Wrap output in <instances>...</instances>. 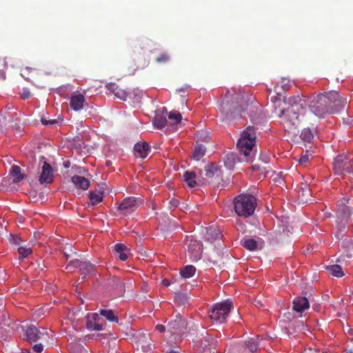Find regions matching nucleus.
Masks as SVG:
<instances>
[{
  "label": "nucleus",
  "mask_w": 353,
  "mask_h": 353,
  "mask_svg": "<svg viewBox=\"0 0 353 353\" xmlns=\"http://www.w3.org/2000/svg\"><path fill=\"white\" fill-rule=\"evenodd\" d=\"M41 165V170L39 172V181L41 185L52 183L54 181L53 170L52 166L46 161L40 160L39 165Z\"/></svg>",
  "instance_id": "12"
},
{
  "label": "nucleus",
  "mask_w": 353,
  "mask_h": 353,
  "mask_svg": "<svg viewBox=\"0 0 353 353\" xmlns=\"http://www.w3.org/2000/svg\"><path fill=\"white\" fill-rule=\"evenodd\" d=\"M334 173L340 175L344 172H350L353 167V158L346 154L338 155L334 160Z\"/></svg>",
  "instance_id": "9"
},
{
  "label": "nucleus",
  "mask_w": 353,
  "mask_h": 353,
  "mask_svg": "<svg viewBox=\"0 0 353 353\" xmlns=\"http://www.w3.org/2000/svg\"><path fill=\"white\" fill-rule=\"evenodd\" d=\"M170 60V56L168 54H161L159 57L156 58L157 63H166Z\"/></svg>",
  "instance_id": "43"
},
{
  "label": "nucleus",
  "mask_w": 353,
  "mask_h": 353,
  "mask_svg": "<svg viewBox=\"0 0 353 353\" xmlns=\"http://www.w3.org/2000/svg\"><path fill=\"white\" fill-rule=\"evenodd\" d=\"M161 283H162V284L163 285H165L166 287H168V286L170 285V281L168 279H166L162 280Z\"/></svg>",
  "instance_id": "53"
},
{
  "label": "nucleus",
  "mask_w": 353,
  "mask_h": 353,
  "mask_svg": "<svg viewBox=\"0 0 353 353\" xmlns=\"http://www.w3.org/2000/svg\"><path fill=\"white\" fill-rule=\"evenodd\" d=\"M116 288L118 289L119 293L121 294H123L125 292V284L121 280H117L116 282Z\"/></svg>",
  "instance_id": "44"
},
{
  "label": "nucleus",
  "mask_w": 353,
  "mask_h": 353,
  "mask_svg": "<svg viewBox=\"0 0 353 353\" xmlns=\"http://www.w3.org/2000/svg\"><path fill=\"white\" fill-rule=\"evenodd\" d=\"M308 160H309V155L304 154L301 157V158L299 159V163L301 164H304V163H307L308 161Z\"/></svg>",
  "instance_id": "50"
},
{
  "label": "nucleus",
  "mask_w": 353,
  "mask_h": 353,
  "mask_svg": "<svg viewBox=\"0 0 353 353\" xmlns=\"http://www.w3.org/2000/svg\"><path fill=\"white\" fill-rule=\"evenodd\" d=\"M71 181L77 188L83 190H88L90 185V182L88 179L79 175L73 176Z\"/></svg>",
  "instance_id": "20"
},
{
  "label": "nucleus",
  "mask_w": 353,
  "mask_h": 353,
  "mask_svg": "<svg viewBox=\"0 0 353 353\" xmlns=\"http://www.w3.org/2000/svg\"><path fill=\"white\" fill-rule=\"evenodd\" d=\"M325 268L333 276L341 278L344 275L341 267L338 264L326 265Z\"/></svg>",
  "instance_id": "24"
},
{
  "label": "nucleus",
  "mask_w": 353,
  "mask_h": 353,
  "mask_svg": "<svg viewBox=\"0 0 353 353\" xmlns=\"http://www.w3.org/2000/svg\"><path fill=\"white\" fill-rule=\"evenodd\" d=\"M156 330L159 332H163L165 331V327L163 325H157Z\"/></svg>",
  "instance_id": "51"
},
{
  "label": "nucleus",
  "mask_w": 353,
  "mask_h": 353,
  "mask_svg": "<svg viewBox=\"0 0 353 353\" xmlns=\"http://www.w3.org/2000/svg\"><path fill=\"white\" fill-rule=\"evenodd\" d=\"M93 320L96 322L99 319V314L97 313H94L92 315Z\"/></svg>",
  "instance_id": "54"
},
{
  "label": "nucleus",
  "mask_w": 353,
  "mask_h": 353,
  "mask_svg": "<svg viewBox=\"0 0 353 353\" xmlns=\"http://www.w3.org/2000/svg\"><path fill=\"white\" fill-rule=\"evenodd\" d=\"M139 207V201L136 197L129 196L124 199L118 206V210L123 215L134 212Z\"/></svg>",
  "instance_id": "13"
},
{
  "label": "nucleus",
  "mask_w": 353,
  "mask_h": 353,
  "mask_svg": "<svg viewBox=\"0 0 353 353\" xmlns=\"http://www.w3.org/2000/svg\"><path fill=\"white\" fill-rule=\"evenodd\" d=\"M234 210L236 213L242 217L252 216L256 207V198L248 194H241L234 200Z\"/></svg>",
  "instance_id": "4"
},
{
  "label": "nucleus",
  "mask_w": 353,
  "mask_h": 353,
  "mask_svg": "<svg viewBox=\"0 0 353 353\" xmlns=\"http://www.w3.org/2000/svg\"><path fill=\"white\" fill-rule=\"evenodd\" d=\"M232 307V303L229 301L217 303L214 305L210 312V318L213 321L223 323L228 316Z\"/></svg>",
  "instance_id": "7"
},
{
  "label": "nucleus",
  "mask_w": 353,
  "mask_h": 353,
  "mask_svg": "<svg viewBox=\"0 0 353 353\" xmlns=\"http://www.w3.org/2000/svg\"><path fill=\"white\" fill-rule=\"evenodd\" d=\"M99 314L110 322L119 323V318L112 310L101 309L99 310Z\"/></svg>",
  "instance_id": "26"
},
{
  "label": "nucleus",
  "mask_w": 353,
  "mask_h": 353,
  "mask_svg": "<svg viewBox=\"0 0 353 353\" xmlns=\"http://www.w3.org/2000/svg\"><path fill=\"white\" fill-rule=\"evenodd\" d=\"M190 88L189 85H186L185 88H181L179 90V91H185L186 90H188V88Z\"/></svg>",
  "instance_id": "55"
},
{
  "label": "nucleus",
  "mask_w": 353,
  "mask_h": 353,
  "mask_svg": "<svg viewBox=\"0 0 353 353\" xmlns=\"http://www.w3.org/2000/svg\"><path fill=\"white\" fill-rule=\"evenodd\" d=\"M309 307V301L305 297H296L293 301V309L297 312H302Z\"/></svg>",
  "instance_id": "19"
},
{
  "label": "nucleus",
  "mask_w": 353,
  "mask_h": 353,
  "mask_svg": "<svg viewBox=\"0 0 353 353\" xmlns=\"http://www.w3.org/2000/svg\"><path fill=\"white\" fill-rule=\"evenodd\" d=\"M246 347L249 349L251 352H254L257 350L259 345L253 339L249 340L245 342Z\"/></svg>",
  "instance_id": "38"
},
{
  "label": "nucleus",
  "mask_w": 353,
  "mask_h": 353,
  "mask_svg": "<svg viewBox=\"0 0 353 353\" xmlns=\"http://www.w3.org/2000/svg\"><path fill=\"white\" fill-rule=\"evenodd\" d=\"M259 159L265 163H268L270 160V157L268 154H260V156H259Z\"/></svg>",
  "instance_id": "47"
},
{
  "label": "nucleus",
  "mask_w": 353,
  "mask_h": 353,
  "mask_svg": "<svg viewBox=\"0 0 353 353\" xmlns=\"http://www.w3.org/2000/svg\"><path fill=\"white\" fill-rule=\"evenodd\" d=\"M349 199L343 198L339 200L336 203L337 211L336 214L339 218L341 219H347L352 214V210L347 205Z\"/></svg>",
  "instance_id": "15"
},
{
  "label": "nucleus",
  "mask_w": 353,
  "mask_h": 353,
  "mask_svg": "<svg viewBox=\"0 0 353 353\" xmlns=\"http://www.w3.org/2000/svg\"><path fill=\"white\" fill-rule=\"evenodd\" d=\"M183 179L190 188H194L196 185V174L194 172H185L183 174Z\"/></svg>",
  "instance_id": "30"
},
{
  "label": "nucleus",
  "mask_w": 353,
  "mask_h": 353,
  "mask_svg": "<svg viewBox=\"0 0 353 353\" xmlns=\"http://www.w3.org/2000/svg\"><path fill=\"white\" fill-rule=\"evenodd\" d=\"M314 137V132L310 128H303L300 134V139L305 143H311Z\"/></svg>",
  "instance_id": "25"
},
{
  "label": "nucleus",
  "mask_w": 353,
  "mask_h": 353,
  "mask_svg": "<svg viewBox=\"0 0 353 353\" xmlns=\"http://www.w3.org/2000/svg\"><path fill=\"white\" fill-rule=\"evenodd\" d=\"M196 271V268L193 265H186L181 271L180 274L184 279H189L192 277Z\"/></svg>",
  "instance_id": "31"
},
{
  "label": "nucleus",
  "mask_w": 353,
  "mask_h": 353,
  "mask_svg": "<svg viewBox=\"0 0 353 353\" xmlns=\"http://www.w3.org/2000/svg\"><path fill=\"white\" fill-rule=\"evenodd\" d=\"M65 256L66 259H68V258H69V254H68L65 253Z\"/></svg>",
  "instance_id": "60"
},
{
  "label": "nucleus",
  "mask_w": 353,
  "mask_h": 353,
  "mask_svg": "<svg viewBox=\"0 0 353 353\" xmlns=\"http://www.w3.org/2000/svg\"><path fill=\"white\" fill-rule=\"evenodd\" d=\"M135 342L137 349H141L145 353H150L152 348L151 339L148 335L145 333H139L137 336Z\"/></svg>",
  "instance_id": "14"
},
{
  "label": "nucleus",
  "mask_w": 353,
  "mask_h": 353,
  "mask_svg": "<svg viewBox=\"0 0 353 353\" xmlns=\"http://www.w3.org/2000/svg\"><path fill=\"white\" fill-rule=\"evenodd\" d=\"M259 104L253 98L241 92L225 95L221 104V112L228 121H239L242 113H247L249 117L254 116L259 110Z\"/></svg>",
  "instance_id": "1"
},
{
  "label": "nucleus",
  "mask_w": 353,
  "mask_h": 353,
  "mask_svg": "<svg viewBox=\"0 0 353 353\" xmlns=\"http://www.w3.org/2000/svg\"><path fill=\"white\" fill-rule=\"evenodd\" d=\"M87 327L90 330H94L97 331H101L103 330V326L102 324H99L97 322H88L87 324Z\"/></svg>",
  "instance_id": "40"
},
{
  "label": "nucleus",
  "mask_w": 353,
  "mask_h": 353,
  "mask_svg": "<svg viewBox=\"0 0 353 353\" xmlns=\"http://www.w3.org/2000/svg\"><path fill=\"white\" fill-rule=\"evenodd\" d=\"M186 322L180 313L177 312L168 325V331L173 334H180L186 328Z\"/></svg>",
  "instance_id": "11"
},
{
  "label": "nucleus",
  "mask_w": 353,
  "mask_h": 353,
  "mask_svg": "<svg viewBox=\"0 0 353 353\" xmlns=\"http://www.w3.org/2000/svg\"><path fill=\"white\" fill-rule=\"evenodd\" d=\"M118 85L116 83H108L106 85V88L114 93L116 90H117Z\"/></svg>",
  "instance_id": "48"
},
{
  "label": "nucleus",
  "mask_w": 353,
  "mask_h": 353,
  "mask_svg": "<svg viewBox=\"0 0 353 353\" xmlns=\"http://www.w3.org/2000/svg\"><path fill=\"white\" fill-rule=\"evenodd\" d=\"M83 261H81L80 259H74L69 261V263L67 264L65 269L69 270H74L75 268H81V266L83 263Z\"/></svg>",
  "instance_id": "34"
},
{
  "label": "nucleus",
  "mask_w": 353,
  "mask_h": 353,
  "mask_svg": "<svg viewBox=\"0 0 353 353\" xmlns=\"http://www.w3.org/2000/svg\"><path fill=\"white\" fill-rule=\"evenodd\" d=\"M94 265L88 261H83L81 266L80 270L82 272L83 276L81 280L83 281L87 274H93L94 273Z\"/></svg>",
  "instance_id": "23"
},
{
  "label": "nucleus",
  "mask_w": 353,
  "mask_h": 353,
  "mask_svg": "<svg viewBox=\"0 0 353 353\" xmlns=\"http://www.w3.org/2000/svg\"><path fill=\"white\" fill-rule=\"evenodd\" d=\"M325 98L329 114H334L344 108L347 99L341 97L336 91H330L323 94Z\"/></svg>",
  "instance_id": "6"
},
{
  "label": "nucleus",
  "mask_w": 353,
  "mask_h": 353,
  "mask_svg": "<svg viewBox=\"0 0 353 353\" xmlns=\"http://www.w3.org/2000/svg\"><path fill=\"white\" fill-rule=\"evenodd\" d=\"M7 67V63L5 59H0V79H6L5 69Z\"/></svg>",
  "instance_id": "41"
},
{
  "label": "nucleus",
  "mask_w": 353,
  "mask_h": 353,
  "mask_svg": "<svg viewBox=\"0 0 353 353\" xmlns=\"http://www.w3.org/2000/svg\"><path fill=\"white\" fill-rule=\"evenodd\" d=\"M41 121L43 125H53L57 123L56 119H46L45 118H41Z\"/></svg>",
  "instance_id": "46"
},
{
  "label": "nucleus",
  "mask_w": 353,
  "mask_h": 353,
  "mask_svg": "<svg viewBox=\"0 0 353 353\" xmlns=\"http://www.w3.org/2000/svg\"><path fill=\"white\" fill-rule=\"evenodd\" d=\"M348 332L350 334H353V330L352 329H350Z\"/></svg>",
  "instance_id": "58"
},
{
  "label": "nucleus",
  "mask_w": 353,
  "mask_h": 353,
  "mask_svg": "<svg viewBox=\"0 0 353 353\" xmlns=\"http://www.w3.org/2000/svg\"><path fill=\"white\" fill-rule=\"evenodd\" d=\"M206 148L202 144L196 143L192 154V158L199 161L205 154Z\"/></svg>",
  "instance_id": "29"
},
{
  "label": "nucleus",
  "mask_w": 353,
  "mask_h": 353,
  "mask_svg": "<svg viewBox=\"0 0 353 353\" xmlns=\"http://www.w3.org/2000/svg\"><path fill=\"white\" fill-rule=\"evenodd\" d=\"M21 353H31V352L29 350H22Z\"/></svg>",
  "instance_id": "57"
},
{
  "label": "nucleus",
  "mask_w": 353,
  "mask_h": 353,
  "mask_svg": "<svg viewBox=\"0 0 353 353\" xmlns=\"http://www.w3.org/2000/svg\"><path fill=\"white\" fill-rule=\"evenodd\" d=\"M166 353H178V352H176V351L172 350V351H170V352H167Z\"/></svg>",
  "instance_id": "59"
},
{
  "label": "nucleus",
  "mask_w": 353,
  "mask_h": 353,
  "mask_svg": "<svg viewBox=\"0 0 353 353\" xmlns=\"http://www.w3.org/2000/svg\"><path fill=\"white\" fill-rule=\"evenodd\" d=\"M198 141H203V142H209L210 137L206 132H199L196 134ZM198 142H196L197 143Z\"/></svg>",
  "instance_id": "39"
},
{
  "label": "nucleus",
  "mask_w": 353,
  "mask_h": 353,
  "mask_svg": "<svg viewBox=\"0 0 353 353\" xmlns=\"http://www.w3.org/2000/svg\"><path fill=\"white\" fill-rule=\"evenodd\" d=\"M309 108L319 117L323 118L325 115L329 114L325 98L323 94L313 96L310 101Z\"/></svg>",
  "instance_id": "8"
},
{
  "label": "nucleus",
  "mask_w": 353,
  "mask_h": 353,
  "mask_svg": "<svg viewBox=\"0 0 353 353\" xmlns=\"http://www.w3.org/2000/svg\"><path fill=\"white\" fill-rule=\"evenodd\" d=\"M18 252L19 254V259H23L26 258L30 254H31L32 252V250L30 248L21 246L18 248Z\"/></svg>",
  "instance_id": "35"
},
{
  "label": "nucleus",
  "mask_w": 353,
  "mask_h": 353,
  "mask_svg": "<svg viewBox=\"0 0 353 353\" xmlns=\"http://www.w3.org/2000/svg\"><path fill=\"white\" fill-rule=\"evenodd\" d=\"M167 119L162 115H156L153 121V124L157 129L163 128L167 125Z\"/></svg>",
  "instance_id": "32"
},
{
  "label": "nucleus",
  "mask_w": 353,
  "mask_h": 353,
  "mask_svg": "<svg viewBox=\"0 0 353 353\" xmlns=\"http://www.w3.org/2000/svg\"><path fill=\"white\" fill-rule=\"evenodd\" d=\"M103 192L101 190L90 191L89 192L90 203L92 205H97L103 199Z\"/></svg>",
  "instance_id": "22"
},
{
  "label": "nucleus",
  "mask_w": 353,
  "mask_h": 353,
  "mask_svg": "<svg viewBox=\"0 0 353 353\" xmlns=\"http://www.w3.org/2000/svg\"><path fill=\"white\" fill-rule=\"evenodd\" d=\"M85 91H83V94H74L70 97V106L74 111H79L83 109L85 99L84 94Z\"/></svg>",
  "instance_id": "17"
},
{
  "label": "nucleus",
  "mask_w": 353,
  "mask_h": 353,
  "mask_svg": "<svg viewBox=\"0 0 353 353\" xmlns=\"http://www.w3.org/2000/svg\"><path fill=\"white\" fill-rule=\"evenodd\" d=\"M113 94H114L115 97L121 100H126V92L124 90L119 88V86L117 87V90H116Z\"/></svg>",
  "instance_id": "42"
},
{
  "label": "nucleus",
  "mask_w": 353,
  "mask_h": 353,
  "mask_svg": "<svg viewBox=\"0 0 353 353\" xmlns=\"http://www.w3.org/2000/svg\"><path fill=\"white\" fill-rule=\"evenodd\" d=\"M170 208H176L179 205V201L175 198H172L169 202Z\"/></svg>",
  "instance_id": "45"
},
{
  "label": "nucleus",
  "mask_w": 353,
  "mask_h": 353,
  "mask_svg": "<svg viewBox=\"0 0 353 353\" xmlns=\"http://www.w3.org/2000/svg\"><path fill=\"white\" fill-rule=\"evenodd\" d=\"M252 169H253L254 170H259V165H252Z\"/></svg>",
  "instance_id": "56"
},
{
  "label": "nucleus",
  "mask_w": 353,
  "mask_h": 353,
  "mask_svg": "<svg viewBox=\"0 0 353 353\" xmlns=\"http://www.w3.org/2000/svg\"><path fill=\"white\" fill-rule=\"evenodd\" d=\"M241 242V244L250 251H254L258 248L257 242L252 239H245Z\"/></svg>",
  "instance_id": "33"
},
{
  "label": "nucleus",
  "mask_w": 353,
  "mask_h": 353,
  "mask_svg": "<svg viewBox=\"0 0 353 353\" xmlns=\"http://www.w3.org/2000/svg\"><path fill=\"white\" fill-rule=\"evenodd\" d=\"M134 150L137 157L145 159L148 155L150 148L147 142L137 143L134 146Z\"/></svg>",
  "instance_id": "18"
},
{
  "label": "nucleus",
  "mask_w": 353,
  "mask_h": 353,
  "mask_svg": "<svg viewBox=\"0 0 353 353\" xmlns=\"http://www.w3.org/2000/svg\"><path fill=\"white\" fill-rule=\"evenodd\" d=\"M168 117L171 125H182V115L181 113L176 111H170L168 114Z\"/></svg>",
  "instance_id": "27"
},
{
  "label": "nucleus",
  "mask_w": 353,
  "mask_h": 353,
  "mask_svg": "<svg viewBox=\"0 0 353 353\" xmlns=\"http://www.w3.org/2000/svg\"><path fill=\"white\" fill-rule=\"evenodd\" d=\"M220 233L217 232L215 228H210L207 230V236L208 240H216L219 239Z\"/></svg>",
  "instance_id": "36"
},
{
  "label": "nucleus",
  "mask_w": 353,
  "mask_h": 353,
  "mask_svg": "<svg viewBox=\"0 0 353 353\" xmlns=\"http://www.w3.org/2000/svg\"><path fill=\"white\" fill-rule=\"evenodd\" d=\"M236 155L233 153L228 154L225 157V164L229 168H232L235 163Z\"/></svg>",
  "instance_id": "37"
},
{
  "label": "nucleus",
  "mask_w": 353,
  "mask_h": 353,
  "mask_svg": "<svg viewBox=\"0 0 353 353\" xmlns=\"http://www.w3.org/2000/svg\"><path fill=\"white\" fill-rule=\"evenodd\" d=\"M49 334L43 327L38 328L34 325H29L25 330L23 339L30 343H34L32 350L36 353H41L43 350V343L49 340Z\"/></svg>",
  "instance_id": "3"
},
{
  "label": "nucleus",
  "mask_w": 353,
  "mask_h": 353,
  "mask_svg": "<svg viewBox=\"0 0 353 353\" xmlns=\"http://www.w3.org/2000/svg\"><path fill=\"white\" fill-rule=\"evenodd\" d=\"M201 338L197 341L196 346L199 350L203 353H211L217 346V341L210 336L207 332L205 335L201 334Z\"/></svg>",
  "instance_id": "10"
},
{
  "label": "nucleus",
  "mask_w": 353,
  "mask_h": 353,
  "mask_svg": "<svg viewBox=\"0 0 353 353\" xmlns=\"http://www.w3.org/2000/svg\"><path fill=\"white\" fill-rule=\"evenodd\" d=\"M10 174L13 177L12 181L14 183H17L25 178L24 174L21 173V168L18 165L12 166Z\"/></svg>",
  "instance_id": "28"
},
{
  "label": "nucleus",
  "mask_w": 353,
  "mask_h": 353,
  "mask_svg": "<svg viewBox=\"0 0 353 353\" xmlns=\"http://www.w3.org/2000/svg\"><path fill=\"white\" fill-rule=\"evenodd\" d=\"M205 176L208 183H214L220 178L221 170L215 165H207L205 167Z\"/></svg>",
  "instance_id": "16"
},
{
  "label": "nucleus",
  "mask_w": 353,
  "mask_h": 353,
  "mask_svg": "<svg viewBox=\"0 0 353 353\" xmlns=\"http://www.w3.org/2000/svg\"><path fill=\"white\" fill-rule=\"evenodd\" d=\"M141 290L143 293H148L150 290V287L146 283H143L141 286Z\"/></svg>",
  "instance_id": "49"
},
{
  "label": "nucleus",
  "mask_w": 353,
  "mask_h": 353,
  "mask_svg": "<svg viewBox=\"0 0 353 353\" xmlns=\"http://www.w3.org/2000/svg\"><path fill=\"white\" fill-rule=\"evenodd\" d=\"M299 108L291 105L282 110L279 114L285 131L292 132L297 128L301 123Z\"/></svg>",
  "instance_id": "5"
},
{
  "label": "nucleus",
  "mask_w": 353,
  "mask_h": 353,
  "mask_svg": "<svg viewBox=\"0 0 353 353\" xmlns=\"http://www.w3.org/2000/svg\"><path fill=\"white\" fill-rule=\"evenodd\" d=\"M256 137L255 128L253 126L247 127L241 132L236 143L241 161L252 162L256 152Z\"/></svg>",
  "instance_id": "2"
},
{
  "label": "nucleus",
  "mask_w": 353,
  "mask_h": 353,
  "mask_svg": "<svg viewBox=\"0 0 353 353\" xmlns=\"http://www.w3.org/2000/svg\"><path fill=\"white\" fill-rule=\"evenodd\" d=\"M30 94L28 91H24L22 94H21V97L23 99H26L28 98H29Z\"/></svg>",
  "instance_id": "52"
},
{
  "label": "nucleus",
  "mask_w": 353,
  "mask_h": 353,
  "mask_svg": "<svg viewBox=\"0 0 353 353\" xmlns=\"http://www.w3.org/2000/svg\"><path fill=\"white\" fill-rule=\"evenodd\" d=\"M129 248L127 245L122 243H117L114 245V252L115 254H119V258L122 261H125L128 259V252Z\"/></svg>",
  "instance_id": "21"
}]
</instances>
